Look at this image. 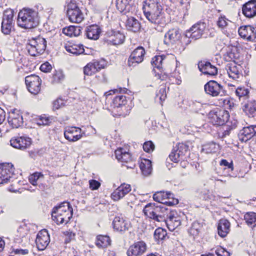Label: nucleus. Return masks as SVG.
Segmentation results:
<instances>
[{"label":"nucleus","mask_w":256,"mask_h":256,"mask_svg":"<svg viewBox=\"0 0 256 256\" xmlns=\"http://www.w3.org/2000/svg\"><path fill=\"white\" fill-rule=\"evenodd\" d=\"M143 10L145 17L154 28L158 26L164 27L166 24L168 22L164 14L162 12V8L156 0H146Z\"/></svg>","instance_id":"1"},{"label":"nucleus","mask_w":256,"mask_h":256,"mask_svg":"<svg viewBox=\"0 0 256 256\" xmlns=\"http://www.w3.org/2000/svg\"><path fill=\"white\" fill-rule=\"evenodd\" d=\"M40 22L38 12L35 10L24 8L18 14V24L24 29H31L36 27Z\"/></svg>","instance_id":"2"},{"label":"nucleus","mask_w":256,"mask_h":256,"mask_svg":"<svg viewBox=\"0 0 256 256\" xmlns=\"http://www.w3.org/2000/svg\"><path fill=\"white\" fill-rule=\"evenodd\" d=\"M170 211L162 204H155L148 203L143 210L144 214L148 217L158 222L164 221L168 217Z\"/></svg>","instance_id":"3"},{"label":"nucleus","mask_w":256,"mask_h":256,"mask_svg":"<svg viewBox=\"0 0 256 256\" xmlns=\"http://www.w3.org/2000/svg\"><path fill=\"white\" fill-rule=\"evenodd\" d=\"M72 208L67 202H62L59 206L54 208L52 212V217L57 224L68 223L72 217Z\"/></svg>","instance_id":"4"},{"label":"nucleus","mask_w":256,"mask_h":256,"mask_svg":"<svg viewBox=\"0 0 256 256\" xmlns=\"http://www.w3.org/2000/svg\"><path fill=\"white\" fill-rule=\"evenodd\" d=\"M46 47V41L40 36L28 39L26 46L28 54L33 56L43 54Z\"/></svg>","instance_id":"5"},{"label":"nucleus","mask_w":256,"mask_h":256,"mask_svg":"<svg viewBox=\"0 0 256 256\" xmlns=\"http://www.w3.org/2000/svg\"><path fill=\"white\" fill-rule=\"evenodd\" d=\"M208 118L210 122L216 126H222L228 123L229 114L224 110H214L210 112Z\"/></svg>","instance_id":"6"},{"label":"nucleus","mask_w":256,"mask_h":256,"mask_svg":"<svg viewBox=\"0 0 256 256\" xmlns=\"http://www.w3.org/2000/svg\"><path fill=\"white\" fill-rule=\"evenodd\" d=\"M14 168L10 163L0 164V184H4L12 180Z\"/></svg>","instance_id":"7"},{"label":"nucleus","mask_w":256,"mask_h":256,"mask_svg":"<svg viewBox=\"0 0 256 256\" xmlns=\"http://www.w3.org/2000/svg\"><path fill=\"white\" fill-rule=\"evenodd\" d=\"M188 146L184 143H178L174 146L169 155L170 160L174 162L184 160Z\"/></svg>","instance_id":"8"},{"label":"nucleus","mask_w":256,"mask_h":256,"mask_svg":"<svg viewBox=\"0 0 256 256\" xmlns=\"http://www.w3.org/2000/svg\"><path fill=\"white\" fill-rule=\"evenodd\" d=\"M206 24L204 22H199L194 24L185 33L186 38H192L196 40L200 38L206 30Z\"/></svg>","instance_id":"9"},{"label":"nucleus","mask_w":256,"mask_h":256,"mask_svg":"<svg viewBox=\"0 0 256 256\" xmlns=\"http://www.w3.org/2000/svg\"><path fill=\"white\" fill-rule=\"evenodd\" d=\"M67 16L72 22L80 23L84 19V14L76 3L70 2L68 5Z\"/></svg>","instance_id":"10"},{"label":"nucleus","mask_w":256,"mask_h":256,"mask_svg":"<svg viewBox=\"0 0 256 256\" xmlns=\"http://www.w3.org/2000/svg\"><path fill=\"white\" fill-rule=\"evenodd\" d=\"M174 194L170 192H158L153 196L154 200L160 204H166L169 206H174L178 203L176 198H173Z\"/></svg>","instance_id":"11"},{"label":"nucleus","mask_w":256,"mask_h":256,"mask_svg":"<svg viewBox=\"0 0 256 256\" xmlns=\"http://www.w3.org/2000/svg\"><path fill=\"white\" fill-rule=\"evenodd\" d=\"M26 88L31 94H37L40 90L42 80L37 75L31 74L25 78Z\"/></svg>","instance_id":"12"},{"label":"nucleus","mask_w":256,"mask_h":256,"mask_svg":"<svg viewBox=\"0 0 256 256\" xmlns=\"http://www.w3.org/2000/svg\"><path fill=\"white\" fill-rule=\"evenodd\" d=\"M204 90L207 94L214 97L218 96H222L226 93L222 86L214 80H210L208 82L204 85Z\"/></svg>","instance_id":"13"},{"label":"nucleus","mask_w":256,"mask_h":256,"mask_svg":"<svg viewBox=\"0 0 256 256\" xmlns=\"http://www.w3.org/2000/svg\"><path fill=\"white\" fill-rule=\"evenodd\" d=\"M82 131V129L78 127L66 126L64 130V136L69 142H74L80 140L84 134Z\"/></svg>","instance_id":"14"},{"label":"nucleus","mask_w":256,"mask_h":256,"mask_svg":"<svg viewBox=\"0 0 256 256\" xmlns=\"http://www.w3.org/2000/svg\"><path fill=\"white\" fill-rule=\"evenodd\" d=\"M115 156L118 161L124 164V163H129L126 165L128 168H134L135 164L132 162V158L130 153L122 148H119L115 150Z\"/></svg>","instance_id":"15"},{"label":"nucleus","mask_w":256,"mask_h":256,"mask_svg":"<svg viewBox=\"0 0 256 256\" xmlns=\"http://www.w3.org/2000/svg\"><path fill=\"white\" fill-rule=\"evenodd\" d=\"M124 38L125 36L122 33L119 31L112 30L106 32L105 41L108 44L118 45L124 42Z\"/></svg>","instance_id":"16"},{"label":"nucleus","mask_w":256,"mask_h":256,"mask_svg":"<svg viewBox=\"0 0 256 256\" xmlns=\"http://www.w3.org/2000/svg\"><path fill=\"white\" fill-rule=\"evenodd\" d=\"M145 50L143 47L139 46L136 48L130 55L128 64L129 66H135L144 60Z\"/></svg>","instance_id":"17"},{"label":"nucleus","mask_w":256,"mask_h":256,"mask_svg":"<svg viewBox=\"0 0 256 256\" xmlns=\"http://www.w3.org/2000/svg\"><path fill=\"white\" fill-rule=\"evenodd\" d=\"M31 144V139L26 136L14 137L10 140V144L12 146L20 150H25L29 148Z\"/></svg>","instance_id":"18"},{"label":"nucleus","mask_w":256,"mask_h":256,"mask_svg":"<svg viewBox=\"0 0 256 256\" xmlns=\"http://www.w3.org/2000/svg\"><path fill=\"white\" fill-rule=\"evenodd\" d=\"M50 242V236L46 230L44 229L38 232L36 239V244L38 250H44L48 246Z\"/></svg>","instance_id":"19"},{"label":"nucleus","mask_w":256,"mask_h":256,"mask_svg":"<svg viewBox=\"0 0 256 256\" xmlns=\"http://www.w3.org/2000/svg\"><path fill=\"white\" fill-rule=\"evenodd\" d=\"M238 32L242 38L249 41L256 40V29L250 25L241 26L238 28Z\"/></svg>","instance_id":"20"},{"label":"nucleus","mask_w":256,"mask_h":256,"mask_svg":"<svg viewBox=\"0 0 256 256\" xmlns=\"http://www.w3.org/2000/svg\"><path fill=\"white\" fill-rule=\"evenodd\" d=\"M146 250V245L143 241L134 242L127 251L128 256H138L142 254Z\"/></svg>","instance_id":"21"},{"label":"nucleus","mask_w":256,"mask_h":256,"mask_svg":"<svg viewBox=\"0 0 256 256\" xmlns=\"http://www.w3.org/2000/svg\"><path fill=\"white\" fill-rule=\"evenodd\" d=\"M254 136H256V126L252 125L241 130L238 134V138L240 141L246 142Z\"/></svg>","instance_id":"22"},{"label":"nucleus","mask_w":256,"mask_h":256,"mask_svg":"<svg viewBox=\"0 0 256 256\" xmlns=\"http://www.w3.org/2000/svg\"><path fill=\"white\" fill-rule=\"evenodd\" d=\"M8 121L12 128H18L22 126L24 122L22 114L16 110H14L9 113Z\"/></svg>","instance_id":"23"},{"label":"nucleus","mask_w":256,"mask_h":256,"mask_svg":"<svg viewBox=\"0 0 256 256\" xmlns=\"http://www.w3.org/2000/svg\"><path fill=\"white\" fill-rule=\"evenodd\" d=\"M181 38V34L178 28L170 30L164 35V44L167 46L174 44Z\"/></svg>","instance_id":"24"},{"label":"nucleus","mask_w":256,"mask_h":256,"mask_svg":"<svg viewBox=\"0 0 256 256\" xmlns=\"http://www.w3.org/2000/svg\"><path fill=\"white\" fill-rule=\"evenodd\" d=\"M130 190L131 186L130 184H122L111 194V198L114 200L118 201L124 198Z\"/></svg>","instance_id":"25"},{"label":"nucleus","mask_w":256,"mask_h":256,"mask_svg":"<svg viewBox=\"0 0 256 256\" xmlns=\"http://www.w3.org/2000/svg\"><path fill=\"white\" fill-rule=\"evenodd\" d=\"M241 66L237 64L236 62H232L227 64L225 69L230 78L236 80L239 78L240 75Z\"/></svg>","instance_id":"26"},{"label":"nucleus","mask_w":256,"mask_h":256,"mask_svg":"<svg viewBox=\"0 0 256 256\" xmlns=\"http://www.w3.org/2000/svg\"><path fill=\"white\" fill-rule=\"evenodd\" d=\"M242 14L247 18H252L256 16V0H250L243 4Z\"/></svg>","instance_id":"27"},{"label":"nucleus","mask_w":256,"mask_h":256,"mask_svg":"<svg viewBox=\"0 0 256 256\" xmlns=\"http://www.w3.org/2000/svg\"><path fill=\"white\" fill-rule=\"evenodd\" d=\"M199 70L204 74L214 76L217 74L216 68L209 62L201 61L198 64Z\"/></svg>","instance_id":"28"},{"label":"nucleus","mask_w":256,"mask_h":256,"mask_svg":"<svg viewBox=\"0 0 256 256\" xmlns=\"http://www.w3.org/2000/svg\"><path fill=\"white\" fill-rule=\"evenodd\" d=\"M114 228L120 232L128 230L130 226L129 222L120 216H116L113 222Z\"/></svg>","instance_id":"29"},{"label":"nucleus","mask_w":256,"mask_h":256,"mask_svg":"<svg viewBox=\"0 0 256 256\" xmlns=\"http://www.w3.org/2000/svg\"><path fill=\"white\" fill-rule=\"evenodd\" d=\"M166 223L168 228L170 230H174V228H176L180 226L181 224V221L180 218L177 216L176 212L174 210H170Z\"/></svg>","instance_id":"30"},{"label":"nucleus","mask_w":256,"mask_h":256,"mask_svg":"<svg viewBox=\"0 0 256 256\" xmlns=\"http://www.w3.org/2000/svg\"><path fill=\"white\" fill-rule=\"evenodd\" d=\"M100 33V27L96 24H93L86 27L85 34L86 37L90 40H96L99 38Z\"/></svg>","instance_id":"31"},{"label":"nucleus","mask_w":256,"mask_h":256,"mask_svg":"<svg viewBox=\"0 0 256 256\" xmlns=\"http://www.w3.org/2000/svg\"><path fill=\"white\" fill-rule=\"evenodd\" d=\"M230 223L226 219H221L219 220L218 225V232L222 238H224L230 230Z\"/></svg>","instance_id":"32"},{"label":"nucleus","mask_w":256,"mask_h":256,"mask_svg":"<svg viewBox=\"0 0 256 256\" xmlns=\"http://www.w3.org/2000/svg\"><path fill=\"white\" fill-rule=\"evenodd\" d=\"M126 26L128 31L136 32L140 30L141 25L138 19L133 16H130L127 18Z\"/></svg>","instance_id":"33"},{"label":"nucleus","mask_w":256,"mask_h":256,"mask_svg":"<svg viewBox=\"0 0 256 256\" xmlns=\"http://www.w3.org/2000/svg\"><path fill=\"white\" fill-rule=\"evenodd\" d=\"M66 50L74 55L78 56L84 53V46L82 44L69 43L65 46Z\"/></svg>","instance_id":"34"},{"label":"nucleus","mask_w":256,"mask_h":256,"mask_svg":"<svg viewBox=\"0 0 256 256\" xmlns=\"http://www.w3.org/2000/svg\"><path fill=\"white\" fill-rule=\"evenodd\" d=\"M132 0H116V6L117 9L123 14H125L130 12L132 9L130 4Z\"/></svg>","instance_id":"35"},{"label":"nucleus","mask_w":256,"mask_h":256,"mask_svg":"<svg viewBox=\"0 0 256 256\" xmlns=\"http://www.w3.org/2000/svg\"><path fill=\"white\" fill-rule=\"evenodd\" d=\"M140 168L144 176H149L152 172V162L148 159H144L140 164Z\"/></svg>","instance_id":"36"},{"label":"nucleus","mask_w":256,"mask_h":256,"mask_svg":"<svg viewBox=\"0 0 256 256\" xmlns=\"http://www.w3.org/2000/svg\"><path fill=\"white\" fill-rule=\"evenodd\" d=\"M95 244L99 248H104L110 245V239L107 235H98Z\"/></svg>","instance_id":"37"},{"label":"nucleus","mask_w":256,"mask_h":256,"mask_svg":"<svg viewBox=\"0 0 256 256\" xmlns=\"http://www.w3.org/2000/svg\"><path fill=\"white\" fill-rule=\"evenodd\" d=\"M130 112V108L126 104H122L120 106L112 108V112L114 116H119L125 117L129 114Z\"/></svg>","instance_id":"38"},{"label":"nucleus","mask_w":256,"mask_h":256,"mask_svg":"<svg viewBox=\"0 0 256 256\" xmlns=\"http://www.w3.org/2000/svg\"><path fill=\"white\" fill-rule=\"evenodd\" d=\"M82 28L79 26H70L63 28L62 32L66 36H77L81 33Z\"/></svg>","instance_id":"39"},{"label":"nucleus","mask_w":256,"mask_h":256,"mask_svg":"<svg viewBox=\"0 0 256 256\" xmlns=\"http://www.w3.org/2000/svg\"><path fill=\"white\" fill-rule=\"evenodd\" d=\"M238 54L236 52V48H229L224 54V59L230 62H236L238 58Z\"/></svg>","instance_id":"40"},{"label":"nucleus","mask_w":256,"mask_h":256,"mask_svg":"<svg viewBox=\"0 0 256 256\" xmlns=\"http://www.w3.org/2000/svg\"><path fill=\"white\" fill-rule=\"evenodd\" d=\"M219 149V145L214 142H210L202 146V152L211 154L216 152Z\"/></svg>","instance_id":"41"},{"label":"nucleus","mask_w":256,"mask_h":256,"mask_svg":"<svg viewBox=\"0 0 256 256\" xmlns=\"http://www.w3.org/2000/svg\"><path fill=\"white\" fill-rule=\"evenodd\" d=\"M243 110L250 116L254 117L256 116V102H250L244 106Z\"/></svg>","instance_id":"42"},{"label":"nucleus","mask_w":256,"mask_h":256,"mask_svg":"<svg viewBox=\"0 0 256 256\" xmlns=\"http://www.w3.org/2000/svg\"><path fill=\"white\" fill-rule=\"evenodd\" d=\"M127 100L126 96L122 94L116 96L112 100V102L111 104V106L112 108L120 106L122 104H126Z\"/></svg>","instance_id":"43"},{"label":"nucleus","mask_w":256,"mask_h":256,"mask_svg":"<svg viewBox=\"0 0 256 256\" xmlns=\"http://www.w3.org/2000/svg\"><path fill=\"white\" fill-rule=\"evenodd\" d=\"M14 11L13 10L8 8L4 11L2 22H14Z\"/></svg>","instance_id":"44"},{"label":"nucleus","mask_w":256,"mask_h":256,"mask_svg":"<svg viewBox=\"0 0 256 256\" xmlns=\"http://www.w3.org/2000/svg\"><path fill=\"white\" fill-rule=\"evenodd\" d=\"M165 58L164 55L156 56L152 58L151 63L154 68L160 70L162 68V63Z\"/></svg>","instance_id":"45"},{"label":"nucleus","mask_w":256,"mask_h":256,"mask_svg":"<svg viewBox=\"0 0 256 256\" xmlns=\"http://www.w3.org/2000/svg\"><path fill=\"white\" fill-rule=\"evenodd\" d=\"M244 219L246 224L249 226H256V213L254 212H248L244 214Z\"/></svg>","instance_id":"46"},{"label":"nucleus","mask_w":256,"mask_h":256,"mask_svg":"<svg viewBox=\"0 0 256 256\" xmlns=\"http://www.w3.org/2000/svg\"><path fill=\"white\" fill-rule=\"evenodd\" d=\"M249 90L244 87H238L236 90V95L240 99L246 100L248 98Z\"/></svg>","instance_id":"47"},{"label":"nucleus","mask_w":256,"mask_h":256,"mask_svg":"<svg viewBox=\"0 0 256 256\" xmlns=\"http://www.w3.org/2000/svg\"><path fill=\"white\" fill-rule=\"evenodd\" d=\"M14 22H2L1 30L5 35L10 34L14 28Z\"/></svg>","instance_id":"48"},{"label":"nucleus","mask_w":256,"mask_h":256,"mask_svg":"<svg viewBox=\"0 0 256 256\" xmlns=\"http://www.w3.org/2000/svg\"><path fill=\"white\" fill-rule=\"evenodd\" d=\"M167 234L166 231L162 228H157L154 232V238L156 241L164 240Z\"/></svg>","instance_id":"49"},{"label":"nucleus","mask_w":256,"mask_h":256,"mask_svg":"<svg viewBox=\"0 0 256 256\" xmlns=\"http://www.w3.org/2000/svg\"><path fill=\"white\" fill-rule=\"evenodd\" d=\"M44 178V174L42 172H36L29 176V181L33 186L37 185V181L40 179Z\"/></svg>","instance_id":"50"},{"label":"nucleus","mask_w":256,"mask_h":256,"mask_svg":"<svg viewBox=\"0 0 256 256\" xmlns=\"http://www.w3.org/2000/svg\"><path fill=\"white\" fill-rule=\"evenodd\" d=\"M166 88L164 86H161L158 92L156 94V98H158L160 102H164L166 98Z\"/></svg>","instance_id":"51"},{"label":"nucleus","mask_w":256,"mask_h":256,"mask_svg":"<svg viewBox=\"0 0 256 256\" xmlns=\"http://www.w3.org/2000/svg\"><path fill=\"white\" fill-rule=\"evenodd\" d=\"M96 72L92 62L88 63L84 68V73L87 76H92Z\"/></svg>","instance_id":"52"},{"label":"nucleus","mask_w":256,"mask_h":256,"mask_svg":"<svg viewBox=\"0 0 256 256\" xmlns=\"http://www.w3.org/2000/svg\"><path fill=\"white\" fill-rule=\"evenodd\" d=\"M203 104L196 100H191L189 103V106L192 110L194 112H198L200 111L202 108Z\"/></svg>","instance_id":"53"},{"label":"nucleus","mask_w":256,"mask_h":256,"mask_svg":"<svg viewBox=\"0 0 256 256\" xmlns=\"http://www.w3.org/2000/svg\"><path fill=\"white\" fill-rule=\"evenodd\" d=\"M229 123L230 122H228L226 125L222 128V130L218 132V136L220 138H223L230 134L232 128H230Z\"/></svg>","instance_id":"54"},{"label":"nucleus","mask_w":256,"mask_h":256,"mask_svg":"<svg viewBox=\"0 0 256 256\" xmlns=\"http://www.w3.org/2000/svg\"><path fill=\"white\" fill-rule=\"evenodd\" d=\"M231 22L227 19L225 16H221L218 18L217 21V25L218 28L223 29L228 25V22Z\"/></svg>","instance_id":"55"},{"label":"nucleus","mask_w":256,"mask_h":256,"mask_svg":"<svg viewBox=\"0 0 256 256\" xmlns=\"http://www.w3.org/2000/svg\"><path fill=\"white\" fill-rule=\"evenodd\" d=\"M220 165L224 167V169H228L230 171L234 170V166L232 161L228 162L225 159H222L220 162Z\"/></svg>","instance_id":"56"},{"label":"nucleus","mask_w":256,"mask_h":256,"mask_svg":"<svg viewBox=\"0 0 256 256\" xmlns=\"http://www.w3.org/2000/svg\"><path fill=\"white\" fill-rule=\"evenodd\" d=\"M64 78V75L61 72H56L52 76V82L54 84L58 83L63 80Z\"/></svg>","instance_id":"57"},{"label":"nucleus","mask_w":256,"mask_h":256,"mask_svg":"<svg viewBox=\"0 0 256 256\" xmlns=\"http://www.w3.org/2000/svg\"><path fill=\"white\" fill-rule=\"evenodd\" d=\"M143 149L146 152H152L154 149V144L152 141L146 142L143 144Z\"/></svg>","instance_id":"58"},{"label":"nucleus","mask_w":256,"mask_h":256,"mask_svg":"<svg viewBox=\"0 0 256 256\" xmlns=\"http://www.w3.org/2000/svg\"><path fill=\"white\" fill-rule=\"evenodd\" d=\"M96 72L104 68L106 64V62L102 60H96L92 62Z\"/></svg>","instance_id":"59"},{"label":"nucleus","mask_w":256,"mask_h":256,"mask_svg":"<svg viewBox=\"0 0 256 256\" xmlns=\"http://www.w3.org/2000/svg\"><path fill=\"white\" fill-rule=\"evenodd\" d=\"M64 100L60 98H58L53 102L52 109L53 110H58V108L64 106Z\"/></svg>","instance_id":"60"},{"label":"nucleus","mask_w":256,"mask_h":256,"mask_svg":"<svg viewBox=\"0 0 256 256\" xmlns=\"http://www.w3.org/2000/svg\"><path fill=\"white\" fill-rule=\"evenodd\" d=\"M50 123L48 118L40 116L36 121V124L38 126H47Z\"/></svg>","instance_id":"61"},{"label":"nucleus","mask_w":256,"mask_h":256,"mask_svg":"<svg viewBox=\"0 0 256 256\" xmlns=\"http://www.w3.org/2000/svg\"><path fill=\"white\" fill-rule=\"evenodd\" d=\"M90 188L92 190H98L100 186V183L95 180H89Z\"/></svg>","instance_id":"62"},{"label":"nucleus","mask_w":256,"mask_h":256,"mask_svg":"<svg viewBox=\"0 0 256 256\" xmlns=\"http://www.w3.org/2000/svg\"><path fill=\"white\" fill-rule=\"evenodd\" d=\"M75 236V234L72 232H66L64 243L68 244L74 240Z\"/></svg>","instance_id":"63"},{"label":"nucleus","mask_w":256,"mask_h":256,"mask_svg":"<svg viewBox=\"0 0 256 256\" xmlns=\"http://www.w3.org/2000/svg\"><path fill=\"white\" fill-rule=\"evenodd\" d=\"M52 66L48 62L42 64L40 67L41 71L45 72H50Z\"/></svg>","instance_id":"64"}]
</instances>
